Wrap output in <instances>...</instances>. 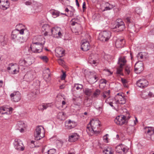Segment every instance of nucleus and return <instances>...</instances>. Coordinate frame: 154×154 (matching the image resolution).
<instances>
[{
    "label": "nucleus",
    "instance_id": "1",
    "mask_svg": "<svg viewBox=\"0 0 154 154\" xmlns=\"http://www.w3.org/2000/svg\"><path fill=\"white\" fill-rule=\"evenodd\" d=\"M130 117L128 114L125 115H121L116 117L114 120V122L117 125H122L126 123Z\"/></svg>",
    "mask_w": 154,
    "mask_h": 154
},
{
    "label": "nucleus",
    "instance_id": "2",
    "mask_svg": "<svg viewBox=\"0 0 154 154\" xmlns=\"http://www.w3.org/2000/svg\"><path fill=\"white\" fill-rule=\"evenodd\" d=\"M45 130L43 127L41 126L37 127L34 133L35 140H38L45 137Z\"/></svg>",
    "mask_w": 154,
    "mask_h": 154
},
{
    "label": "nucleus",
    "instance_id": "3",
    "mask_svg": "<svg viewBox=\"0 0 154 154\" xmlns=\"http://www.w3.org/2000/svg\"><path fill=\"white\" fill-rule=\"evenodd\" d=\"M44 43H42L39 42L32 43L30 48L32 51L35 53H39L42 51Z\"/></svg>",
    "mask_w": 154,
    "mask_h": 154
},
{
    "label": "nucleus",
    "instance_id": "4",
    "mask_svg": "<svg viewBox=\"0 0 154 154\" xmlns=\"http://www.w3.org/2000/svg\"><path fill=\"white\" fill-rule=\"evenodd\" d=\"M111 36V33L110 31H104L99 33L98 38L101 41L105 42L109 39Z\"/></svg>",
    "mask_w": 154,
    "mask_h": 154
},
{
    "label": "nucleus",
    "instance_id": "5",
    "mask_svg": "<svg viewBox=\"0 0 154 154\" xmlns=\"http://www.w3.org/2000/svg\"><path fill=\"white\" fill-rule=\"evenodd\" d=\"M125 24L121 19L116 20L113 26V29H116L118 32L123 31L125 29Z\"/></svg>",
    "mask_w": 154,
    "mask_h": 154
},
{
    "label": "nucleus",
    "instance_id": "6",
    "mask_svg": "<svg viewBox=\"0 0 154 154\" xmlns=\"http://www.w3.org/2000/svg\"><path fill=\"white\" fill-rule=\"evenodd\" d=\"M126 60L124 57H121L119 58L118 63L119 65V68L117 69L116 73L119 75H121V72L123 66L125 65Z\"/></svg>",
    "mask_w": 154,
    "mask_h": 154
},
{
    "label": "nucleus",
    "instance_id": "7",
    "mask_svg": "<svg viewBox=\"0 0 154 154\" xmlns=\"http://www.w3.org/2000/svg\"><path fill=\"white\" fill-rule=\"evenodd\" d=\"M35 72L33 71L28 72L24 76V79L28 82H31L35 78Z\"/></svg>",
    "mask_w": 154,
    "mask_h": 154
},
{
    "label": "nucleus",
    "instance_id": "8",
    "mask_svg": "<svg viewBox=\"0 0 154 154\" xmlns=\"http://www.w3.org/2000/svg\"><path fill=\"white\" fill-rule=\"evenodd\" d=\"M32 59L28 57L25 59H21L19 61V64L21 66H28L32 63Z\"/></svg>",
    "mask_w": 154,
    "mask_h": 154
},
{
    "label": "nucleus",
    "instance_id": "9",
    "mask_svg": "<svg viewBox=\"0 0 154 154\" xmlns=\"http://www.w3.org/2000/svg\"><path fill=\"white\" fill-rule=\"evenodd\" d=\"M14 145L16 150L21 151L24 150V147L22 142L20 139H15L14 142Z\"/></svg>",
    "mask_w": 154,
    "mask_h": 154
},
{
    "label": "nucleus",
    "instance_id": "10",
    "mask_svg": "<svg viewBox=\"0 0 154 154\" xmlns=\"http://www.w3.org/2000/svg\"><path fill=\"white\" fill-rule=\"evenodd\" d=\"M61 29V28L59 27H54L51 29L50 35L52 34L55 37H61L62 36Z\"/></svg>",
    "mask_w": 154,
    "mask_h": 154
},
{
    "label": "nucleus",
    "instance_id": "11",
    "mask_svg": "<svg viewBox=\"0 0 154 154\" xmlns=\"http://www.w3.org/2000/svg\"><path fill=\"white\" fill-rule=\"evenodd\" d=\"M130 18L129 17H127L125 19V21L127 23L129 31L133 33V32H137L138 31V30H135V26L133 23H131L130 21Z\"/></svg>",
    "mask_w": 154,
    "mask_h": 154
},
{
    "label": "nucleus",
    "instance_id": "12",
    "mask_svg": "<svg viewBox=\"0 0 154 154\" xmlns=\"http://www.w3.org/2000/svg\"><path fill=\"white\" fill-rule=\"evenodd\" d=\"M11 100L14 102H17L21 99L20 93L18 91L14 92L10 95Z\"/></svg>",
    "mask_w": 154,
    "mask_h": 154
},
{
    "label": "nucleus",
    "instance_id": "13",
    "mask_svg": "<svg viewBox=\"0 0 154 154\" xmlns=\"http://www.w3.org/2000/svg\"><path fill=\"white\" fill-rule=\"evenodd\" d=\"M13 110L12 107H1L0 108V116L3 114L10 115L12 113Z\"/></svg>",
    "mask_w": 154,
    "mask_h": 154
},
{
    "label": "nucleus",
    "instance_id": "14",
    "mask_svg": "<svg viewBox=\"0 0 154 154\" xmlns=\"http://www.w3.org/2000/svg\"><path fill=\"white\" fill-rule=\"evenodd\" d=\"M137 85L138 87L142 88H144L148 85V81L145 79L139 80L137 82Z\"/></svg>",
    "mask_w": 154,
    "mask_h": 154
},
{
    "label": "nucleus",
    "instance_id": "15",
    "mask_svg": "<svg viewBox=\"0 0 154 154\" xmlns=\"http://www.w3.org/2000/svg\"><path fill=\"white\" fill-rule=\"evenodd\" d=\"M116 151L119 153H122L123 154L126 153L128 151V149L122 144L118 145L116 148Z\"/></svg>",
    "mask_w": 154,
    "mask_h": 154
},
{
    "label": "nucleus",
    "instance_id": "16",
    "mask_svg": "<svg viewBox=\"0 0 154 154\" xmlns=\"http://www.w3.org/2000/svg\"><path fill=\"white\" fill-rule=\"evenodd\" d=\"M65 123L66 128L68 130L73 128L76 125V124L75 122L72 121L70 120L66 121Z\"/></svg>",
    "mask_w": 154,
    "mask_h": 154
},
{
    "label": "nucleus",
    "instance_id": "17",
    "mask_svg": "<svg viewBox=\"0 0 154 154\" xmlns=\"http://www.w3.org/2000/svg\"><path fill=\"white\" fill-rule=\"evenodd\" d=\"M143 64L142 62L137 63L135 65L134 71L136 73H139L143 71Z\"/></svg>",
    "mask_w": 154,
    "mask_h": 154
},
{
    "label": "nucleus",
    "instance_id": "18",
    "mask_svg": "<svg viewBox=\"0 0 154 154\" xmlns=\"http://www.w3.org/2000/svg\"><path fill=\"white\" fill-rule=\"evenodd\" d=\"M89 122L92 125V127L95 129L96 128L98 129L100 126V122L98 119H93Z\"/></svg>",
    "mask_w": 154,
    "mask_h": 154
},
{
    "label": "nucleus",
    "instance_id": "19",
    "mask_svg": "<svg viewBox=\"0 0 154 154\" xmlns=\"http://www.w3.org/2000/svg\"><path fill=\"white\" fill-rule=\"evenodd\" d=\"M79 137L78 134L76 133H72L69 136L68 140L70 142H74L78 140Z\"/></svg>",
    "mask_w": 154,
    "mask_h": 154
},
{
    "label": "nucleus",
    "instance_id": "20",
    "mask_svg": "<svg viewBox=\"0 0 154 154\" xmlns=\"http://www.w3.org/2000/svg\"><path fill=\"white\" fill-rule=\"evenodd\" d=\"M9 4L8 0H0V8L2 9L6 10L9 8Z\"/></svg>",
    "mask_w": 154,
    "mask_h": 154
},
{
    "label": "nucleus",
    "instance_id": "21",
    "mask_svg": "<svg viewBox=\"0 0 154 154\" xmlns=\"http://www.w3.org/2000/svg\"><path fill=\"white\" fill-rule=\"evenodd\" d=\"M42 30L43 31H45L44 35H47L48 34L50 35V32L51 31V28L50 26L48 24H44L42 27Z\"/></svg>",
    "mask_w": 154,
    "mask_h": 154
},
{
    "label": "nucleus",
    "instance_id": "22",
    "mask_svg": "<svg viewBox=\"0 0 154 154\" xmlns=\"http://www.w3.org/2000/svg\"><path fill=\"white\" fill-rule=\"evenodd\" d=\"M90 46L89 43L87 41H83L81 45V49L84 51H87L90 48Z\"/></svg>",
    "mask_w": 154,
    "mask_h": 154
},
{
    "label": "nucleus",
    "instance_id": "23",
    "mask_svg": "<svg viewBox=\"0 0 154 154\" xmlns=\"http://www.w3.org/2000/svg\"><path fill=\"white\" fill-rule=\"evenodd\" d=\"M125 44V40L123 38L117 39L115 43L116 46L118 48L123 47Z\"/></svg>",
    "mask_w": 154,
    "mask_h": 154
},
{
    "label": "nucleus",
    "instance_id": "24",
    "mask_svg": "<svg viewBox=\"0 0 154 154\" xmlns=\"http://www.w3.org/2000/svg\"><path fill=\"white\" fill-rule=\"evenodd\" d=\"M126 103V99L123 96L121 95L120 97L118 98V99L116 101L115 104L117 105L116 107L117 109L119 108L118 104H124Z\"/></svg>",
    "mask_w": 154,
    "mask_h": 154
},
{
    "label": "nucleus",
    "instance_id": "25",
    "mask_svg": "<svg viewBox=\"0 0 154 154\" xmlns=\"http://www.w3.org/2000/svg\"><path fill=\"white\" fill-rule=\"evenodd\" d=\"M8 41V36L6 35L0 36V42L1 45L3 46H5L7 44Z\"/></svg>",
    "mask_w": 154,
    "mask_h": 154
},
{
    "label": "nucleus",
    "instance_id": "26",
    "mask_svg": "<svg viewBox=\"0 0 154 154\" xmlns=\"http://www.w3.org/2000/svg\"><path fill=\"white\" fill-rule=\"evenodd\" d=\"M92 125L89 122L88 124L87 125L86 128V131L87 133L89 134L90 133H93L94 131H97V133L99 132V130H97L96 129H95L93 128L91 126Z\"/></svg>",
    "mask_w": 154,
    "mask_h": 154
},
{
    "label": "nucleus",
    "instance_id": "27",
    "mask_svg": "<svg viewBox=\"0 0 154 154\" xmlns=\"http://www.w3.org/2000/svg\"><path fill=\"white\" fill-rule=\"evenodd\" d=\"M9 65V66L7 68V70L9 72H10L11 71H12L15 68H19L18 66L16 63H11Z\"/></svg>",
    "mask_w": 154,
    "mask_h": 154
},
{
    "label": "nucleus",
    "instance_id": "28",
    "mask_svg": "<svg viewBox=\"0 0 154 154\" xmlns=\"http://www.w3.org/2000/svg\"><path fill=\"white\" fill-rule=\"evenodd\" d=\"M152 97H154V92H149L148 93H146V92H144L142 94V97L145 99Z\"/></svg>",
    "mask_w": 154,
    "mask_h": 154
},
{
    "label": "nucleus",
    "instance_id": "29",
    "mask_svg": "<svg viewBox=\"0 0 154 154\" xmlns=\"http://www.w3.org/2000/svg\"><path fill=\"white\" fill-rule=\"evenodd\" d=\"M17 28L19 27L22 28L20 30L18 29H16L15 30H17V32L20 34H23L24 33V31L26 30V29L24 28V26L22 24H19L18 25H17Z\"/></svg>",
    "mask_w": 154,
    "mask_h": 154
},
{
    "label": "nucleus",
    "instance_id": "30",
    "mask_svg": "<svg viewBox=\"0 0 154 154\" xmlns=\"http://www.w3.org/2000/svg\"><path fill=\"white\" fill-rule=\"evenodd\" d=\"M55 52L58 55V57L63 56L64 53V50L61 48H57L55 49Z\"/></svg>",
    "mask_w": 154,
    "mask_h": 154
},
{
    "label": "nucleus",
    "instance_id": "31",
    "mask_svg": "<svg viewBox=\"0 0 154 154\" xmlns=\"http://www.w3.org/2000/svg\"><path fill=\"white\" fill-rule=\"evenodd\" d=\"M145 132L147 135L149 136H151L154 134V130L151 127H146L145 128Z\"/></svg>",
    "mask_w": 154,
    "mask_h": 154
},
{
    "label": "nucleus",
    "instance_id": "32",
    "mask_svg": "<svg viewBox=\"0 0 154 154\" xmlns=\"http://www.w3.org/2000/svg\"><path fill=\"white\" fill-rule=\"evenodd\" d=\"M19 34V33L17 32V30H15L12 33L11 38L16 41Z\"/></svg>",
    "mask_w": 154,
    "mask_h": 154
},
{
    "label": "nucleus",
    "instance_id": "33",
    "mask_svg": "<svg viewBox=\"0 0 154 154\" xmlns=\"http://www.w3.org/2000/svg\"><path fill=\"white\" fill-rule=\"evenodd\" d=\"M99 79L98 75L96 74V73H95L94 75L90 78V81L93 84L96 82Z\"/></svg>",
    "mask_w": 154,
    "mask_h": 154
},
{
    "label": "nucleus",
    "instance_id": "34",
    "mask_svg": "<svg viewBox=\"0 0 154 154\" xmlns=\"http://www.w3.org/2000/svg\"><path fill=\"white\" fill-rule=\"evenodd\" d=\"M50 13L54 18H56L59 15L60 12L54 10H52L50 11Z\"/></svg>",
    "mask_w": 154,
    "mask_h": 154
},
{
    "label": "nucleus",
    "instance_id": "35",
    "mask_svg": "<svg viewBox=\"0 0 154 154\" xmlns=\"http://www.w3.org/2000/svg\"><path fill=\"white\" fill-rule=\"evenodd\" d=\"M101 92L100 90L99 89H96L94 92L92 97L94 98H97L100 94Z\"/></svg>",
    "mask_w": 154,
    "mask_h": 154
},
{
    "label": "nucleus",
    "instance_id": "36",
    "mask_svg": "<svg viewBox=\"0 0 154 154\" xmlns=\"http://www.w3.org/2000/svg\"><path fill=\"white\" fill-rule=\"evenodd\" d=\"M103 154H112V149L109 148H107L103 150Z\"/></svg>",
    "mask_w": 154,
    "mask_h": 154
},
{
    "label": "nucleus",
    "instance_id": "37",
    "mask_svg": "<svg viewBox=\"0 0 154 154\" xmlns=\"http://www.w3.org/2000/svg\"><path fill=\"white\" fill-rule=\"evenodd\" d=\"M16 127L18 129H19L20 128H24V123L22 122H19L17 124Z\"/></svg>",
    "mask_w": 154,
    "mask_h": 154
},
{
    "label": "nucleus",
    "instance_id": "38",
    "mask_svg": "<svg viewBox=\"0 0 154 154\" xmlns=\"http://www.w3.org/2000/svg\"><path fill=\"white\" fill-rule=\"evenodd\" d=\"M45 71L47 73L45 75H44L45 77L47 79H49L50 78V72L49 69V68L46 69Z\"/></svg>",
    "mask_w": 154,
    "mask_h": 154
},
{
    "label": "nucleus",
    "instance_id": "39",
    "mask_svg": "<svg viewBox=\"0 0 154 154\" xmlns=\"http://www.w3.org/2000/svg\"><path fill=\"white\" fill-rule=\"evenodd\" d=\"M57 117L58 119L63 120L64 117V112H59L57 114Z\"/></svg>",
    "mask_w": 154,
    "mask_h": 154
},
{
    "label": "nucleus",
    "instance_id": "40",
    "mask_svg": "<svg viewBox=\"0 0 154 154\" xmlns=\"http://www.w3.org/2000/svg\"><path fill=\"white\" fill-rule=\"evenodd\" d=\"M85 93L86 95L89 96L92 93V90L90 89L86 88L85 90Z\"/></svg>",
    "mask_w": 154,
    "mask_h": 154
},
{
    "label": "nucleus",
    "instance_id": "41",
    "mask_svg": "<svg viewBox=\"0 0 154 154\" xmlns=\"http://www.w3.org/2000/svg\"><path fill=\"white\" fill-rule=\"evenodd\" d=\"M34 1L32 0H28L24 2V4L27 5H32L35 4V3H36Z\"/></svg>",
    "mask_w": 154,
    "mask_h": 154
},
{
    "label": "nucleus",
    "instance_id": "42",
    "mask_svg": "<svg viewBox=\"0 0 154 154\" xmlns=\"http://www.w3.org/2000/svg\"><path fill=\"white\" fill-rule=\"evenodd\" d=\"M107 103L109 104L110 106H111L113 109L117 111V109H117V107H116L117 105L115 104V103H114V105H113V103L112 102H107Z\"/></svg>",
    "mask_w": 154,
    "mask_h": 154
},
{
    "label": "nucleus",
    "instance_id": "43",
    "mask_svg": "<svg viewBox=\"0 0 154 154\" xmlns=\"http://www.w3.org/2000/svg\"><path fill=\"white\" fill-rule=\"evenodd\" d=\"M75 87H76V90H81L83 88V86L82 85L79 84H75L74 85Z\"/></svg>",
    "mask_w": 154,
    "mask_h": 154
},
{
    "label": "nucleus",
    "instance_id": "44",
    "mask_svg": "<svg viewBox=\"0 0 154 154\" xmlns=\"http://www.w3.org/2000/svg\"><path fill=\"white\" fill-rule=\"evenodd\" d=\"M56 153V150L54 149H51L47 151V154H55Z\"/></svg>",
    "mask_w": 154,
    "mask_h": 154
},
{
    "label": "nucleus",
    "instance_id": "45",
    "mask_svg": "<svg viewBox=\"0 0 154 154\" xmlns=\"http://www.w3.org/2000/svg\"><path fill=\"white\" fill-rule=\"evenodd\" d=\"M19 68H15L12 71H11L9 73L12 74H16L19 72Z\"/></svg>",
    "mask_w": 154,
    "mask_h": 154
},
{
    "label": "nucleus",
    "instance_id": "46",
    "mask_svg": "<svg viewBox=\"0 0 154 154\" xmlns=\"http://www.w3.org/2000/svg\"><path fill=\"white\" fill-rule=\"evenodd\" d=\"M16 41L22 43L24 41V40L23 39V37L20 36V34H19Z\"/></svg>",
    "mask_w": 154,
    "mask_h": 154
},
{
    "label": "nucleus",
    "instance_id": "47",
    "mask_svg": "<svg viewBox=\"0 0 154 154\" xmlns=\"http://www.w3.org/2000/svg\"><path fill=\"white\" fill-rule=\"evenodd\" d=\"M136 12L138 14H140L142 12V9L139 8H137L135 9Z\"/></svg>",
    "mask_w": 154,
    "mask_h": 154
},
{
    "label": "nucleus",
    "instance_id": "48",
    "mask_svg": "<svg viewBox=\"0 0 154 154\" xmlns=\"http://www.w3.org/2000/svg\"><path fill=\"white\" fill-rule=\"evenodd\" d=\"M100 104H101L100 105V106L98 107H96V108L101 112L102 110V106L103 105V102L101 101L100 103Z\"/></svg>",
    "mask_w": 154,
    "mask_h": 154
},
{
    "label": "nucleus",
    "instance_id": "49",
    "mask_svg": "<svg viewBox=\"0 0 154 154\" xmlns=\"http://www.w3.org/2000/svg\"><path fill=\"white\" fill-rule=\"evenodd\" d=\"M43 108L44 109V110L45 109H47L48 107L50 105L49 103H44L42 104Z\"/></svg>",
    "mask_w": 154,
    "mask_h": 154
},
{
    "label": "nucleus",
    "instance_id": "50",
    "mask_svg": "<svg viewBox=\"0 0 154 154\" xmlns=\"http://www.w3.org/2000/svg\"><path fill=\"white\" fill-rule=\"evenodd\" d=\"M40 58L45 62H47L48 60V59L46 56H41Z\"/></svg>",
    "mask_w": 154,
    "mask_h": 154
},
{
    "label": "nucleus",
    "instance_id": "51",
    "mask_svg": "<svg viewBox=\"0 0 154 154\" xmlns=\"http://www.w3.org/2000/svg\"><path fill=\"white\" fill-rule=\"evenodd\" d=\"M109 91H105L104 92L103 94L102 95V96L104 98H106V95H109Z\"/></svg>",
    "mask_w": 154,
    "mask_h": 154
},
{
    "label": "nucleus",
    "instance_id": "52",
    "mask_svg": "<svg viewBox=\"0 0 154 154\" xmlns=\"http://www.w3.org/2000/svg\"><path fill=\"white\" fill-rule=\"evenodd\" d=\"M143 53H142V52L138 53V57L140 58L141 59H143L144 57L143 55Z\"/></svg>",
    "mask_w": 154,
    "mask_h": 154
},
{
    "label": "nucleus",
    "instance_id": "53",
    "mask_svg": "<svg viewBox=\"0 0 154 154\" xmlns=\"http://www.w3.org/2000/svg\"><path fill=\"white\" fill-rule=\"evenodd\" d=\"M105 5L106 6H108L110 8V10L112 9V8H113L114 6L112 5H110L109 3L106 2L105 3Z\"/></svg>",
    "mask_w": 154,
    "mask_h": 154
},
{
    "label": "nucleus",
    "instance_id": "54",
    "mask_svg": "<svg viewBox=\"0 0 154 154\" xmlns=\"http://www.w3.org/2000/svg\"><path fill=\"white\" fill-rule=\"evenodd\" d=\"M125 72L126 74L128 75L130 72V70L128 67H126L125 69Z\"/></svg>",
    "mask_w": 154,
    "mask_h": 154
},
{
    "label": "nucleus",
    "instance_id": "55",
    "mask_svg": "<svg viewBox=\"0 0 154 154\" xmlns=\"http://www.w3.org/2000/svg\"><path fill=\"white\" fill-rule=\"evenodd\" d=\"M66 73L65 72H63V74L61 75V79L62 80H64L66 78Z\"/></svg>",
    "mask_w": 154,
    "mask_h": 154
},
{
    "label": "nucleus",
    "instance_id": "56",
    "mask_svg": "<svg viewBox=\"0 0 154 154\" xmlns=\"http://www.w3.org/2000/svg\"><path fill=\"white\" fill-rule=\"evenodd\" d=\"M38 110L40 111H43L44 110V109L43 108V106L42 104H41L39 105L38 106Z\"/></svg>",
    "mask_w": 154,
    "mask_h": 154
},
{
    "label": "nucleus",
    "instance_id": "57",
    "mask_svg": "<svg viewBox=\"0 0 154 154\" xmlns=\"http://www.w3.org/2000/svg\"><path fill=\"white\" fill-rule=\"evenodd\" d=\"M121 80L123 84H126L128 82V81L126 79L122 78L121 79Z\"/></svg>",
    "mask_w": 154,
    "mask_h": 154
},
{
    "label": "nucleus",
    "instance_id": "58",
    "mask_svg": "<svg viewBox=\"0 0 154 154\" xmlns=\"http://www.w3.org/2000/svg\"><path fill=\"white\" fill-rule=\"evenodd\" d=\"M58 62L59 64L61 65H62L64 64V61L61 59L58 60Z\"/></svg>",
    "mask_w": 154,
    "mask_h": 154
},
{
    "label": "nucleus",
    "instance_id": "59",
    "mask_svg": "<svg viewBox=\"0 0 154 154\" xmlns=\"http://www.w3.org/2000/svg\"><path fill=\"white\" fill-rule=\"evenodd\" d=\"M121 95L122 96H124L123 94H121V93H118L117 94V95L116 96V98H118H118L120 97Z\"/></svg>",
    "mask_w": 154,
    "mask_h": 154
},
{
    "label": "nucleus",
    "instance_id": "60",
    "mask_svg": "<svg viewBox=\"0 0 154 154\" xmlns=\"http://www.w3.org/2000/svg\"><path fill=\"white\" fill-rule=\"evenodd\" d=\"M75 151L73 149H71L69 152L68 154H75Z\"/></svg>",
    "mask_w": 154,
    "mask_h": 154
},
{
    "label": "nucleus",
    "instance_id": "61",
    "mask_svg": "<svg viewBox=\"0 0 154 154\" xmlns=\"http://www.w3.org/2000/svg\"><path fill=\"white\" fill-rule=\"evenodd\" d=\"M89 63L91 64H95L96 63V61L94 60H89Z\"/></svg>",
    "mask_w": 154,
    "mask_h": 154
},
{
    "label": "nucleus",
    "instance_id": "62",
    "mask_svg": "<svg viewBox=\"0 0 154 154\" xmlns=\"http://www.w3.org/2000/svg\"><path fill=\"white\" fill-rule=\"evenodd\" d=\"M107 81L105 79H102L100 80V82L102 84L104 83L106 84V83Z\"/></svg>",
    "mask_w": 154,
    "mask_h": 154
},
{
    "label": "nucleus",
    "instance_id": "63",
    "mask_svg": "<svg viewBox=\"0 0 154 154\" xmlns=\"http://www.w3.org/2000/svg\"><path fill=\"white\" fill-rule=\"evenodd\" d=\"M110 10V8H109V7L108 6H106L105 7V8L103 10V11H107V10Z\"/></svg>",
    "mask_w": 154,
    "mask_h": 154
},
{
    "label": "nucleus",
    "instance_id": "64",
    "mask_svg": "<svg viewBox=\"0 0 154 154\" xmlns=\"http://www.w3.org/2000/svg\"><path fill=\"white\" fill-rule=\"evenodd\" d=\"M120 10V9L118 8H116L114 9V11L115 13H117Z\"/></svg>",
    "mask_w": 154,
    "mask_h": 154
}]
</instances>
